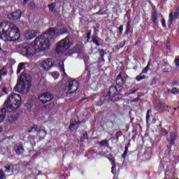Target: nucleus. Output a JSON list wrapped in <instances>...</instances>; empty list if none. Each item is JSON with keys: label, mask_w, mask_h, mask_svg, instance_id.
Listing matches in <instances>:
<instances>
[{"label": "nucleus", "mask_w": 179, "mask_h": 179, "mask_svg": "<svg viewBox=\"0 0 179 179\" xmlns=\"http://www.w3.org/2000/svg\"><path fill=\"white\" fill-rule=\"evenodd\" d=\"M57 28H50L43 35L36 38L34 43L30 45L24 44L22 47V52L25 57H33L37 50L41 51L48 48L57 38Z\"/></svg>", "instance_id": "nucleus-1"}, {"label": "nucleus", "mask_w": 179, "mask_h": 179, "mask_svg": "<svg viewBox=\"0 0 179 179\" xmlns=\"http://www.w3.org/2000/svg\"><path fill=\"white\" fill-rule=\"evenodd\" d=\"M4 26L5 29H7L6 37L8 41H17L20 38V30L16 25L9 22H5Z\"/></svg>", "instance_id": "nucleus-2"}, {"label": "nucleus", "mask_w": 179, "mask_h": 179, "mask_svg": "<svg viewBox=\"0 0 179 179\" xmlns=\"http://www.w3.org/2000/svg\"><path fill=\"white\" fill-rule=\"evenodd\" d=\"M22 98L17 94H12L4 103L7 111H15L20 106Z\"/></svg>", "instance_id": "nucleus-3"}, {"label": "nucleus", "mask_w": 179, "mask_h": 179, "mask_svg": "<svg viewBox=\"0 0 179 179\" xmlns=\"http://www.w3.org/2000/svg\"><path fill=\"white\" fill-rule=\"evenodd\" d=\"M78 87L79 83L76 80L69 81V83L64 88L66 97H69L71 100H75L73 95Z\"/></svg>", "instance_id": "nucleus-4"}, {"label": "nucleus", "mask_w": 179, "mask_h": 179, "mask_svg": "<svg viewBox=\"0 0 179 179\" xmlns=\"http://www.w3.org/2000/svg\"><path fill=\"white\" fill-rule=\"evenodd\" d=\"M30 87H31V84L30 83V80H25L24 79L18 81L15 87V92H18L19 93H22V94H26L30 90Z\"/></svg>", "instance_id": "nucleus-5"}, {"label": "nucleus", "mask_w": 179, "mask_h": 179, "mask_svg": "<svg viewBox=\"0 0 179 179\" xmlns=\"http://www.w3.org/2000/svg\"><path fill=\"white\" fill-rule=\"evenodd\" d=\"M69 38H71L70 36H66L65 38L62 39L60 41V43L57 45L56 48L57 52H64L69 48L71 41H69Z\"/></svg>", "instance_id": "nucleus-6"}, {"label": "nucleus", "mask_w": 179, "mask_h": 179, "mask_svg": "<svg viewBox=\"0 0 179 179\" xmlns=\"http://www.w3.org/2000/svg\"><path fill=\"white\" fill-rule=\"evenodd\" d=\"M169 166H170V164L169 162H166L164 161L162 162V165L160 166V169L162 171L164 170L165 176L166 178L167 176L173 177V176H174V169L171 168V169H169Z\"/></svg>", "instance_id": "nucleus-7"}, {"label": "nucleus", "mask_w": 179, "mask_h": 179, "mask_svg": "<svg viewBox=\"0 0 179 179\" xmlns=\"http://www.w3.org/2000/svg\"><path fill=\"white\" fill-rule=\"evenodd\" d=\"M38 99L43 104H45L47 103H50V101H52L54 99V95L51 94V92H45L38 96Z\"/></svg>", "instance_id": "nucleus-8"}, {"label": "nucleus", "mask_w": 179, "mask_h": 179, "mask_svg": "<svg viewBox=\"0 0 179 179\" xmlns=\"http://www.w3.org/2000/svg\"><path fill=\"white\" fill-rule=\"evenodd\" d=\"M41 65L44 71H48L50 68L54 66V62H52V59H48L42 62Z\"/></svg>", "instance_id": "nucleus-9"}, {"label": "nucleus", "mask_w": 179, "mask_h": 179, "mask_svg": "<svg viewBox=\"0 0 179 179\" xmlns=\"http://www.w3.org/2000/svg\"><path fill=\"white\" fill-rule=\"evenodd\" d=\"M20 16H22V11L18 10L12 13H10L7 15L8 19L10 20H19L20 19Z\"/></svg>", "instance_id": "nucleus-10"}, {"label": "nucleus", "mask_w": 179, "mask_h": 179, "mask_svg": "<svg viewBox=\"0 0 179 179\" xmlns=\"http://www.w3.org/2000/svg\"><path fill=\"white\" fill-rule=\"evenodd\" d=\"M118 92V90H117V87H110L109 88V91L106 94V99H108L109 100H113V97L115 96H117V93Z\"/></svg>", "instance_id": "nucleus-11"}, {"label": "nucleus", "mask_w": 179, "mask_h": 179, "mask_svg": "<svg viewBox=\"0 0 179 179\" xmlns=\"http://www.w3.org/2000/svg\"><path fill=\"white\" fill-rule=\"evenodd\" d=\"M178 134L176 132L170 133L169 137L167 138V141L169 145H174V142H176V139H177Z\"/></svg>", "instance_id": "nucleus-12"}, {"label": "nucleus", "mask_w": 179, "mask_h": 179, "mask_svg": "<svg viewBox=\"0 0 179 179\" xmlns=\"http://www.w3.org/2000/svg\"><path fill=\"white\" fill-rule=\"evenodd\" d=\"M37 36L36 31H28L25 33L24 37L27 40H31Z\"/></svg>", "instance_id": "nucleus-13"}, {"label": "nucleus", "mask_w": 179, "mask_h": 179, "mask_svg": "<svg viewBox=\"0 0 179 179\" xmlns=\"http://www.w3.org/2000/svg\"><path fill=\"white\" fill-rule=\"evenodd\" d=\"M80 122H77L76 120H71L69 126V129L71 131H75V129H78L79 128V125Z\"/></svg>", "instance_id": "nucleus-14"}, {"label": "nucleus", "mask_w": 179, "mask_h": 179, "mask_svg": "<svg viewBox=\"0 0 179 179\" xmlns=\"http://www.w3.org/2000/svg\"><path fill=\"white\" fill-rule=\"evenodd\" d=\"M166 108H169V106L164 105V103H162L159 102L155 107V110L157 111H164V110H167Z\"/></svg>", "instance_id": "nucleus-15"}, {"label": "nucleus", "mask_w": 179, "mask_h": 179, "mask_svg": "<svg viewBox=\"0 0 179 179\" xmlns=\"http://www.w3.org/2000/svg\"><path fill=\"white\" fill-rule=\"evenodd\" d=\"M19 115H12L8 117V122H9V124H15L17 121Z\"/></svg>", "instance_id": "nucleus-16"}, {"label": "nucleus", "mask_w": 179, "mask_h": 179, "mask_svg": "<svg viewBox=\"0 0 179 179\" xmlns=\"http://www.w3.org/2000/svg\"><path fill=\"white\" fill-rule=\"evenodd\" d=\"M14 149L16 155H17L18 156L23 154V152H24V148H23V146L22 145H16Z\"/></svg>", "instance_id": "nucleus-17"}, {"label": "nucleus", "mask_w": 179, "mask_h": 179, "mask_svg": "<svg viewBox=\"0 0 179 179\" xmlns=\"http://www.w3.org/2000/svg\"><path fill=\"white\" fill-rule=\"evenodd\" d=\"M116 83L119 86H122V85H124V83H125V80H124V78H122V76H121V73H120L117 76V78H116Z\"/></svg>", "instance_id": "nucleus-18"}, {"label": "nucleus", "mask_w": 179, "mask_h": 179, "mask_svg": "<svg viewBox=\"0 0 179 179\" xmlns=\"http://www.w3.org/2000/svg\"><path fill=\"white\" fill-rule=\"evenodd\" d=\"M8 110V109L3 106V108L0 111V122H2V121H3V120L5 119V115L6 114V111Z\"/></svg>", "instance_id": "nucleus-19"}, {"label": "nucleus", "mask_w": 179, "mask_h": 179, "mask_svg": "<svg viewBox=\"0 0 179 179\" xmlns=\"http://www.w3.org/2000/svg\"><path fill=\"white\" fill-rule=\"evenodd\" d=\"M8 29H5V22L2 24V27H0V37H6V31Z\"/></svg>", "instance_id": "nucleus-20"}, {"label": "nucleus", "mask_w": 179, "mask_h": 179, "mask_svg": "<svg viewBox=\"0 0 179 179\" xmlns=\"http://www.w3.org/2000/svg\"><path fill=\"white\" fill-rule=\"evenodd\" d=\"M151 20L153 22L154 24L157 25V13H156V11L152 12Z\"/></svg>", "instance_id": "nucleus-21"}, {"label": "nucleus", "mask_w": 179, "mask_h": 179, "mask_svg": "<svg viewBox=\"0 0 179 179\" xmlns=\"http://www.w3.org/2000/svg\"><path fill=\"white\" fill-rule=\"evenodd\" d=\"M31 131H34V132H40L41 131V128L37 125H34V127H31V129H29L28 132L30 133Z\"/></svg>", "instance_id": "nucleus-22"}, {"label": "nucleus", "mask_w": 179, "mask_h": 179, "mask_svg": "<svg viewBox=\"0 0 179 179\" xmlns=\"http://www.w3.org/2000/svg\"><path fill=\"white\" fill-rule=\"evenodd\" d=\"M59 67L60 68V71L63 72L64 76H66V73H65V69L64 68V62L61 61L59 62Z\"/></svg>", "instance_id": "nucleus-23"}, {"label": "nucleus", "mask_w": 179, "mask_h": 179, "mask_svg": "<svg viewBox=\"0 0 179 179\" xmlns=\"http://www.w3.org/2000/svg\"><path fill=\"white\" fill-rule=\"evenodd\" d=\"M24 63H20L19 65H18V67H17V73L19 74L20 73V72H22V71L23 69H24Z\"/></svg>", "instance_id": "nucleus-24"}, {"label": "nucleus", "mask_w": 179, "mask_h": 179, "mask_svg": "<svg viewBox=\"0 0 179 179\" xmlns=\"http://www.w3.org/2000/svg\"><path fill=\"white\" fill-rule=\"evenodd\" d=\"M8 72L6 71V67H3L1 70H0V79L1 78V76L7 75Z\"/></svg>", "instance_id": "nucleus-25"}, {"label": "nucleus", "mask_w": 179, "mask_h": 179, "mask_svg": "<svg viewBox=\"0 0 179 179\" xmlns=\"http://www.w3.org/2000/svg\"><path fill=\"white\" fill-rule=\"evenodd\" d=\"M73 52H80V46L79 45H76L75 47L73 48Z\"/></svg>", "instance_id": "nucleus-26"}, {"label": "nucleus", "mask_w": 179, "mask_h": 179, "mask_svg": "<svg viewBox=\"0 0 179 179\" xmlns=\"http://www.w3.org/2000/svg\"><path fill=\"white\" fill-rule=\"evenodd\" d=\"M150 69V64L148 63L147 66L145 67L141 73H148V71H149V69Z\"/></svg>", "instance_id": "nucleus-27"}, {"label": "nucleus", "mask_w": 179, "mask_h": 179, "mask_svg": "<svg viewBox=\"0 0 179 179\" xmlns=\"http://www.w3.org/2000/svg\"><path fill=\"white\" fill-rule=\"evenodd\" d=\"M100 146H108V141L103 140L99 143Z\"/></svg>", "instance_id": "nucleus-28"}, {"label": "nucleus", "mask_w": 179, "mask_h": 179, "mask_svg": "<svg viewBox=\"0 0 179 179\" xmlns=\"http://www.w3.org/2000/svg\"><path fill=\"white\" fill-rule=\"evenodd\" d=\"M171 93H172V94H179V90L176 87H173L172 88Z\"/></svg>", "instance_id": "nucleus-29"}, {"label": "nucleus", "mask_w": 179, "mask_h": 179, "mask_svg": "<svg viewBox=\"0 0 179 179\" xmlns=\"http://www.w3.org/2000/svg\"><path fill=\"white\" fill-rule=\"evenodd\" d=\"M127 153H128V145H126L124 148V152L123 155H122V157L123 159H125V157H127Z\"/></svg>", "instance_id": "nucleus-30"}, {"label": "nucleus", "mask_w": 179, "mask_h": 179, "mask_svg": "<svg viewBox=\"0 0 179 179\" xmlns=\"http://www.w3.org/2000/svg\"><path fill=\"white\" fill-rule=\"evenodd\" d=\"M174 19H176V17H174V15H173V12H171L169 13V22H170V23H173V20H174Z\"/></svg>", "instance_id": "nucleus-31"}, {"label": "nucleus", "mask_w": 179, "mask_h": 179, "mask_svg": "<svg viewBox=\"0 0 179 179\" xmlns=\"http://www.w3.org/2000/svg\"><path fill=\"white\" fill-rule=\"evenodd\" d=\"M142 96L141 95H137V97L136 98H135V99H134L131 101V103H138V101H139V100H140V99H141V97Z\"/></svg>", "instance_id": "nucleus-32"}, {"label": "nucleus", "mask_w": 179, "mask_h": 179, "mask_svg": "<svg viewBox=\"0 0 179 179\" xmlns=\"http://www.w3.org/2000/svg\"><path fill=\"white\" fill-rule=\"evenodd\" d=\"M48 8L50 12H54V8H55V3L48 5Z\"/></svg>", "instance_id": "nucleus-33"}, {"label": "nucleus", "mask_w": 179, "mask_h": 179, "mask_svg": "<svg viewBox=\"0 0 179 179\" xmlns=\"http://www.w3.org/2000/svg\"><path fill=\"white\" fill-rule=\"evenodd\" d=\"M92 41L96 45H98V46L100 45V43H99V39L97 38V37L94 36V38H92Z\"/></svg>", "instance_id": "nucleus-34"}, {"label": "nucleus", "mask_w": 179, "mask_h": 179, "mask_svg": "<svg viewBox=\"0 0 179 179\" xmlns=\"http://www.w3.org/2000/svg\"><path fill=\"white\" fill-rule=\"evenodd\" d=\"M99 54L101 55L100 59H101L102 61H104V50H99Z\"/></svg>", "instance_id": "nucleus-35"}, {"label": "nucleus", "mask_w": 179, "mask_h": 179, "mask_svg": "<svg viewBox=\"0 0 179 179\" xmlns=\"http://www.w3.org/2000/svg\"><path fill=\"white\" fill-rule=\"evenodd\" d=\"M52 76H53L54 79H58V78H59V74L58 72H53L52 73Z\"/></svg>", "instance_id": "nucleus-36"}, {"label": "nucleus", "mask_w": 179, "mask_h": 179, "mask_svg": "<svg viewBox=\"0 0 179 179\" xmlns=\"http://www.w3.org/2000/svg\"><path fill=\"white\" fill-rule=\"evenodd\" d=\"M150 114H152V110H148L147 111L146 120L148 121L150 119Z\"/></svg>", "instance_id": "nucleus-37"}, {"label": "nucleus", "mask_w": 179, "mask_h": 179, "mask_svg": "<svg viewBox=\"0 0 179 179\" xmlns=\"http://www.w3.org/2000/svg\"><path fill=\"white\" fill-rule=\"evenodd\" d=\"M126 31H125V34H128V33H129V29H131V27L129 25V22H127V28H126Z\"/></svg>", "instance_id": "nucleus-38"}, {"label": "nucleus", "mask_w": 179, "mask_h": 179, "mask_svg": "<svg viewBox=\"0 0 179 179\" xmlns=\"http://www.w3.org/2000/svg\"><path fill=\"white\" fill-rule=\"evenodd\" d=\"M117 30H119V33L120 34H122V31L124 30V26L123 25H120L119 27V28H117Z\"/></svg>", "instance_id": "nucleus-39"}, {"label": "nucleus", "mask_w": 179, "mask_h": 179, "mask_svg": "<svg viewBox=\"0 0 179 179\" xmlns=\"http://www.w3.org/2000/svg\"><path fill=\"white\" fill-rule=\"evenodd\" d=\"M5 178V173H3V171L0 169V179Z\"/></svg>", "instance_id": "nucleus-40"}, {"label": "nucleus", "mask_w": 179, "mask_h": 179, "mask_svg": "<svg viewBox=\"0 0 179 179\" xmlns=\"http://www.w3.org/2000/svg\"><path fill=\"white\" fill-rule=\"evenodd\" d=\"M164 72L165 73L171 72V66L166 67L165 69H164Z\"/></svg>", "instance_id": "nucleus-41"}, {"label": "nucleus", "mask_w": 179, "mask_h": 179, "mask_svg": "<svg viewBox=\"0 0 179 179\" xmlns=\"http://www.w3.org/2000/svg\"><path fill=\"white\" fill-rule=\"evenodd\" d=\"M166 155H168L169 156H171V146L168 147V149L166 150Z\"/></svg>", "instance_id": "nucleus-42"}, {"label": "nucleus", "mask_w": 179, "mask_h": 179, "mask_svg": "<svg viewBox=\"0 0 179 179\" xmlns=\"http://www.w3.org/2000/svg\"><path fill=\"white\" fill-rule=\"evenodd\" d=\"M173 16L176 19H177V17H178L179 16V13H178V10H176V11L173 13Z\"/></svg>", "instance_id": "nucleus-43"}, {"label": "nucleus", "mask_w": 179, "mask_h": 179, "mask_svg": "<svg viewBox=\"0 0 179 179\" xmlns=\"http://www.w3.org/2000/svg\"><path fill=\"white\" fill-rule=\"evenodd\" d=\"M115 164H114V162H113V166H112V171L111 172L113 173V174H115Z\"/></svg>", "instance_id": "nucleus-44"}, {"label": "nucleus", "mask_w": 179, "mask_h": 179, "mask_svg": "<svg viewBox=\"0 0 179 179\" xmlns=\"http://www.w3.org/2000/svg\"><path fill=\"white\" fill-rule=\"evenodd\" d=\"M143 79L142 78V73L140 74V76H138L137 77H136V80L138 81V82H139V81H141V80H143Z\"/></svg>", "instance_id": "nucleus-45"}, {"label": "nucleus", "mask_w": 179, "mask_h": 179, "mask_svg": "<svg viewBox=\"0 0 179 179\" xmlns=\"http://www.w3.org/2000/svg\"><path fill=\"white\" fill-rule=\"evenodd\" d=\"M166 48H170V41L167 40L166 43Z\"/></svg>", "instance_id": "nucleus-46"}, {"label": "nucleus", "mask_w": 179, "mask_h": 179, "mask_svg": "<svg viewBox=\"0 0 179 179\" xmlns=\"http://www.w3.org/2000/svg\"><path fill=\"white\" fill-rule=\"evenodd\" d=\"M162 24L163 27H166V20L163 19L162 21Z\"/></svg>", "instance_id": "nucleus-47"}, {"label": "nucleus", "mask_w": 179, "mask_h": 179, "mask_svg": "<svg viewBox=\"0 0 179 179\" xmlns=\"http://www.w3.org/2000/svg\"><path fill=\"white\" fill-rule=\"evenodd\" d=\"M150 85H156V77L152 79Z\"/></svg>", "instance_id": "nucleus-48"}, {"label": "nucleus", "mask_w": 179, "mask_h": 179, "mask_svg": "<svg viewBox=\"0 0 179 179\" xmlns=\"http://www.w3.org/2000/svg\"><path fill=\"white\" fill-rule=\"evenodd\" d=\"M5 169H6V172L9 173V171H10V166H5Z\"/></svg>", "instance_id": "nucleus-49"}, {"label": "nucleus", "mask_w": 179, "mask_h": 179, "mask_svg": "<svg viewBox=\"0 0 179 179\" xmlns=\"http://www.w3.org/2000/svg\"><path fill=\"white\" fill-rule=\"evenodd\" d=\"M110 161L111 162L112 166H113V162L114 164H115V159L114 158L110 159Z\"/></svg>", "instance_id": "nucleus-50"}, {"label": "nucleus", "mask_w": 179, "mask_h": 179, "mask_svg": "<svg viewBox=\"0 0 179 179\" xmlns=\"http://www.w3.org/2000/svg\"><path fill=\"white\" fill-rule=\"evenodd\" d=\"M90 36H92V34L90 32H89L87 34V37L88 39L90 38Z\"/></svg>", "instance_id": "nucleus-51"}, {"label": "nucleus", "mask_w": 179, "mask_h": 179, "mask_svg": "<svg viewBox=\"0 0 179 179\" xmlns=\"http://www.w3.org/2000/svg\"><path fill=\"white\" fill-rule=\"evenodd\" d=\"M84 139H87V134H83Z\"/></svg>", "instance_id": "nucleus-52"}, {"label": "nucleus", "mask_w": 179, "mask_h": 179, "mask_svg": "<svg viewBox=\"0 0 179 179\" xmlns=\"http://www.w3.org/2000/svg\"><path fill=\"white\" fill-rule=\"evenodd\" d=\"M96 15H103V13H101V10H100L99 12H97Z\"/></svg>", "instance_id": "nucleus-53"}, {"label": "nucleus", "mask_w": 179, "mask_h": 179, "mask_svg": "<svg viewBox=\"0 0 179 179\" xmlns=\"http://www.w3.org/2000/svg\"><path fill=\"white\" fill-rule=\"evenodd\" d=\"M29 0H24V5L27 4Z\"/></svg>", "instance_id": "nucleus-54"}, {"label": "nucleus", "mask_w": 179, "mask_h": 179, "mask_svg": "<svg viewBox=\"0 0 179 179\" xmlns=\"http://www.w3.org/2000/svg\"><path fill=\"white\" fill-rule=\"evenodd\" d=\"M142 79H146V76H141Z\"/></svg>", "instance_id": "nucleus-55"}, {"label": "nucleus", "mask_w": 179, "mask_h": 179, "mask_svg": "<svg viewBox=\"0 0 179 179\" xmlns=\"http://www.w3.org/2000/svg\"><path fill=\"white\" fill-rule=\"evenodd\" d=\"M134 93H136V90H133V91L131 92V94H134Z\"/></svg>", "instance_id": "nucleus-56"}, {"label": "nucleus", "mask_w": 179, "mask_h": 179, "mask_svg": "<svg viewBox=\"0 0 179 179\" xmlns=\"http://www.w3.org/2000/svg\"><path fill=\"white\" fill-rule=\"evenodd\" d=\"M57 2H62V0H56Z\"/></svg>", "instance_id": "nucleus-57"}, {"label": "nucleus", "mask_w": 179, "mask_h": 179, "mask_svg": "<svg viewBox=\"0 0 179 179\" xmlns=\"http://www.w3.org/2000/svg\"><path fill=\"white\" fill-rule=\"evenodd\" d=\"M0 132H2V127H0Z\"/></svg>", "instance_id": "nucleus-58"}, {"label": "nucleus", "mask_w": 179, "mask_h": 179, "mask_svg": "<svg viewBox=\"0 0 179 179\" xmlns=\"http://www.w3.org/2000/svg\"><path fill=\"white\" fill-rule=\"evenodd\" d=\"M82 101H83V99L80 100V102H82Z\"/></svg>", "instance_id": "nucleus-59"}, {"label": "nucleus", "mask_w": 179, "mask_h": 179, "mask_svg": "<svg viewBox=\"0 0 179 179\" xmlns=\"http://www.w3.org/2000/svg\"><path fill=\"white\" fill-rule=\"evenodd\" d=\"M173 110H177V108H174Z\"/></svg>", "instance_id": "nucleus-60"}, {"label": "nucleus", "mask_w": 179, "mask_h": 179, "mask_svg": "<svg viewBox=\"0 0 179 179\" xmlns=\"http://www.w3.org/2000/svg\"><path fill=\"white\" fill-rule=\"evenodd\" d=\"M5 89H6V88H3V90L5 91Z\"/></svg>", "instance_id": "nucleus-61"}]
</instances>
